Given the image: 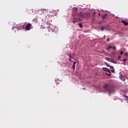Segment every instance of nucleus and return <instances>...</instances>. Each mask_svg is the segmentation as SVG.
<instances>
[{
	"instance_id": "1",
	"label": "nucleus",
	"mask_w": 128,
	"mask_h": 128,
	"mask_svg": "<svg viewBox=\"0 0 128 128\" xmlns=\"http://www.w3.org/2000/svg\"><path fill=\"white\" fill-rule=\"evenodd\" d=\"M104 88L109 94H112V92H114V88H112V87L110 86H109L108 84H104Z\"/></svg>"
},
{
	"instance_id": "2",
	"label": "nucleus",
	"mask_w": 128,
	"mask_h": 128,
	"mask_svg": "<svg viewBox=\"0 0 128 128\" xmlns=\"http://www.w3.org/2000/svg\"><path fill=\"white\" fill-rule=\"evenodd\" d=\"M76 14L78 16H81V18H88L90 16L88 12L84 13L82 12H80Z\"/></svg>"
},
{
	"instance_id": "3",
	"label": "nucleus",
	"mask_w": 128,
	"mask_h": 128,
	"mask_svg": "<svg viewBox=\"0 0 128 128\" xmlns=\"http://www.w3.org/2000/svg\"><path fill=\"white\" fill-rule=\"evenodd\" d=\"M16 28L18 30H23V28H24V25H21L20 24H18L16 26Z\"/></svg>"
},
{
	"instance_id": "4",
	"label": "nucleus",
	"mask_w": 128,
	"mask_h": 128,
	"mask_svg": "<svg viewBox=\"0 0 128 128\" xmlns=\"http://www.w3.org/2000/svg\"><path fill=\"white\" fill-rule=\"evenodd\" d=\"M31 26H32V24H30V23H28L26 26L25 30H30Z\"/></svg>"
},
{
	"instance_id": "5",
	"label": "nucleus",
	"mask_w": 128,
	"mask_h": 128,
	"mask_svg": "<svg viewBox=\"0 0 128 128\" xmlns=\"http://www.w3.org/2000/svg\"><path fill=\"white\" fill-rule=\"evenodd\" d=\"M102 70H104V72H109V74H112V72H110V70L106 68H103Z\"/></svg>"
},
{
	"instance_id": "6",
	"label": "nucleus",
	"mask_w": 128,
	"mask_h": 128,
	"mask_svg": "<svg viewBox=\"0 0 128 128\" xmlns=\"http://www.w3.org/2000/svg\"><path fill=\"white\" fill-rule=\"evenodd\" d=\"M121 22H123L124 26H128V22H126L124 20H122Z\"/></svg>"
},
{
	"instance_id": "7",
	"label": "nucleus",
	"mask_w": 128,
	"mask_h": 128,
	"mask_svg": "<svg viewBox=\"0 0 128 128\" xmlns=\"http://www.w3.org/2000/svg\"><path fill=\"white\" fill-rule=\"evenodd\" d=\"M110 62H112V64H117L118 62H116V60H114V59H111V61Z\"/></svg>"
},
{
	"instance_id": "8",
	"label": "nucleus",
	"mask_w": 128,
	"mask_h": 128,
	"mask_svg": "<svg viewBox=\"0 0 128 128\" xmlns=\"http://www.w3.org/2000/svg\"><path fill=\"white\" fill-rule=\"evenodd\" d=\"M120 80H122V82H124V80H126V78H124V76H120Z\"/></svg>"
},
{
	"instance_id": "9",
	"label": "nucleus",
	"mask_w": 128,
	"mask_h": 128,
	"mask_svg": "<svg viewBox=\"0 0 128 128\" xmlns=\"http://www.w3.org/2000/svg\"><path fill=\"white\" fill-rule=\"evenodd\" d=\"M108 16V14H106L104 15H102V20H104L106 18V16Z\"/></svg>"
},
{
	"instance_id": "10",
	"label": "nucleus",
	"mask_w": 128,
	"mask_h": 128,
	"mask_svg": "<svg viewBox=\"0 0 128 128\" xmlns=\"http://www.w3.org/2000/svg\"><path fill=\"white\" fill-rule=\"evenodd\" d=\"M105 59L106 60H108V62H110L112 60V58H106Z\"/></svg>"
},
{
	"instance_id": "11",
	"label": "nucleus",
	"mask_w": 128,
	"mask_h": 128,
	"mask_svg": "<svg viewBox=\"0 0 128 128\" xmlns=\"http://www.w3.org/2000/svg\"><path fill=\"white\" fill-rule=\"evenodd\" d=\"M78 25L79 26L80 28H82V23H78Z\"/></svg>"
},
{
	"instance_id": "12",
	"label": "nucleus",
	"mask_w": 128,
	"mask_h": 128,
	"mask_svg": "<svg viewBox=\"0 0 128 128\" xmlns=\"http://www.w3.org/2000/svg\"><path fill=\"white\" fill-rule=\"evenodd\" d=\"M105 64L107 66H110L106 62H104Z\"/></svg>"
},
{
	"instance_id": "13",
	"label": "nucleus",
	"mask_w": 128,
	"mask_h": 128,
	"mask_svg": "<svg viewBox=\"0 0 128 128\" xmlns=\"http://www.w3.org/2000/svg\"><path fill=\"white\" fill-rule=\"evenodd\" d=\"M110 48H112V46H110L108 48L107 50H110Z\"/></svg>"
},
{
	"instance_id": "14",
	"label": "nucleus",
	"mask_w": 128,
	"mask_h": 128,
	"mask_svg": "<svg viewBox=\"0 0 128 128\" xmlns=\"http://www.w3.org/2000/svg\"><path fill=\"white\" fill-rule=\"evenodd\" d=\"M75 66H76V65H74V64H73L72 66V68L74 70Z\"/></svg>"
},
{
	"instance_id": "15",
	"label": "nucleus",
	"mask_w": 128,
	"mask_h": 128,
	"mask_svg": "<svg viewBox=\"0 0 128 128\" xmlns=\"http://www.w3.org/2000/svg\"><path fill=\"white\" fill-rule=\"evenodd\" d=\"M100 30L102 31V30H104V27H101V28H100Z\"/></svg>"
},
{
	"instance_id": "16",
	"label": "nucleus",
	"mask_w": 128,
	"mask_h": 128,
	"mask_svg": "<svg viewBox=\"0 0 128 128\" xmlns=\"http://www.w3.org/2000/svg\"><path fill=\"white\" fill-rule=\"evenodd\" d=\"M74 20L72 22L74 24V22H78V21L76 20H74Z\"/></svg>"
},
{
	"instance_id": "17",
	"label": "nucleus",
	"mask_w": 128,
	"mask_h": 128,
	"mask_svg": "<svg viewBox=\"0 0 128 128\" xmlns=\"http://www.w3.org/2000/svg\"><path fill=\"white\" fill-rule=\"evenodd\" d=\"M120 54H121V56H122V54H124V52L122 51L120 52Z\"/></svg>"
},
{
	"instance_id": "18",
	"label": "nucleus",
	"mask_w": 128,
	"mask_h": 128,
	"mask_svg": "<svg viewBox=\"0 0 128 128\" xmlns=\"http://www.w3.org/2000/svg\"><path fill=\"white\" fill-rule=\"evenodd\" d=\"M69 58H72V54H69Z\"/></svg>"
},
{
	"instance_id": "19",
	"label": "nucleus",
	"mask_w": 128,
	"mask_h": 128,
	"mask_svg": "<svg viewBox=\"0 0 128 128\" xmlns=\"http://www.w3.org/2000/svg\"><path fill=\"white\" fill-rule=\"evenodd\" d=\"M125 56H128V52L126 53V54H124Z\"/></svg>"
},
{
	"instance_id": "20",
	"label": "nucleus",
	"mask_w": 128,
	"mask_h": 128,
	"mask_svg": "<svg viewBox=\"0 0 128 128\" xmlns=\"http://www.w3.org/2000/svg\"><path fill=\"white\" fill-rule=\"evenodd\" d=\"M110 68H112V69H113L114 68V66H110Z\"/></svg>"
},
{
	"instance_id": "21",
	"label": "nucleus",
	"mask_w": 128,
	"mask_h": 128,
	"mask_svg": "<svg viewBox=\"0 0 128 128\" xmlns=\"http://www.w3.org/2000/svg\"><path fill=\"white\" fill-rule=\"evenodd\" d=\"M76 62H73V64H74V65H76Z\"/></svg>"
},
{
	"instance_id": "22",
	"label": "nucleus",
	"mask_w": 128,
	"mask_h": 128,
	"mask_svg": "<svg viewBox=\"0 0 128 128\" xmlns=\"http://www.w3.org/2000/svg\"><path fill=\"white\" fill-rule=\"evenodd\" d=\"M111 72H114V70H112Z\"/></svg>"
},
{
	"instance_id": "23",
	"label": "nucleus",
	"mask_w": 128,
	"mask_h": 128,
	"mask_svg": "<svg viewBox=\"0 0 128 128\" xmlns=\"http://www.w3.org/2000/svg\"><path fill=\"white\" fill-rule=\"evenodd\" d=\"M111 73H110V74H108V76H111V74H110Z\"/></svg>"
},
{
	"instance_id": "24",
	"label": "nucleus",
	"mask_w": 128,
	"mask_h": 128,
	"mask_svg": "<svg viewBox=\"0 0 128 128\" xmlns=\"http://www.w3.org/2000/svg\"><path fill=\"white\" fill-rule=\"evenodd\" d=\"M107 42H110V38H107Z\"/></svg>"
},
{
	"instance_id": "25",
	"label": "nucleus",
	"mask_w": 128,
	"mask_h": 128,
	"mask_svg": "<svg viewBox=\"0 0 128 128\" xmlns=\"http://www.w3.org/2000/svg\"><path fill=\"white\" fill-rule=\"evenodd\" d=\"M126 59H124L123 62H126Z\"/></svg>"
},
{
	"instance_id": "26",
	"label": "nucleus",
	"mask_w": 128,
	"mask_h": 128,
	"mask_svg": "<svg viewBox=\"0 0 128 128\" xmlns=\"http://www.w3.org/2000/svg\"><path fill=\"white\" fill-rule=\"evenodd\" d=\"M104 40H106V36H104Z\"/></svg>"
},
{
	"instance_id": "27",
	"label": "nucleus",
	"mask_w": 128,
	"mask_h": 128,
	"mask_svg": "<svg viewBox=\"0 0 128 128\" xmlns=\"http://www.w3.org/2000/svg\"><path fill=\"white\" fill-rule=\"evenodd\" d=\"M113 50H116V46L113 47Z\"/></svg>"
},
{
	"instance_id": "28",
	"label": "nucleus",
	"mask_w": 128,
	"mask_h": 128,
	"mask_svg": "<svg viewBox=\"0 0 128 128\" xmlns=\"http://www.w3.org/2000/svg\"><path fill=\"white\" fill-rule=\"evenodd\" d=\"M118 58L120 60V56H118Z\"/></svg>"
},
{
	"instance_id": "29",
	"label": "nucleus",
	"mask_w": 128,
	"mask_h": 128,
	"mask_svg": "<svg viewBox=\"0 0 128 128\" xmlns=\"http://www.w3.org/2000/svg\"><path fill=\"white\" fill-rule=\"evenodd\" d=\"M69 60H72V59L70 58H69Z\"/></svg>"
},
{
	"instance_id": "30",
	"label": "nucleus",
	"mask_w": 128,
	"mask_h": 128,
	"mask_svg": "<svg viewBox=\"0 0 128 128\" xmlns=\"http://www.w3.org/2000/svg\"><path fill=\"white\" fill-rule=\"evenodd\" d=\"M42 10H46V9H43Z\"/></svg>"
},
{
	"instance_id": "31",
	"label": "nucleus",
	"mask_w": 128,
	"mask_h": 128,
	"mask_svg": "<svg viewBox=\"0 0 128 128\" xmlns=\"http://www.w3.org/2000/svg\"><path fill=\"white\" fill-rule=\"evenodd\" d=\"M98 15H99V16H100V13H98Z\"/></svg>"
},
{
	"instance_id": "32",
	"label": "nucleus",
	"mask_w": 128,
	"mask_h": 128,
	"mask_svg": "<svg viewBox=\"0 0 128 128\" xmlns=\"http://www.w3.org/2000/svg\"><path fill=\"white\" fill-rule=\"evenodd\" d=\"M113 54H114V52H113Z\"/></svg>"
}]
</instances>
